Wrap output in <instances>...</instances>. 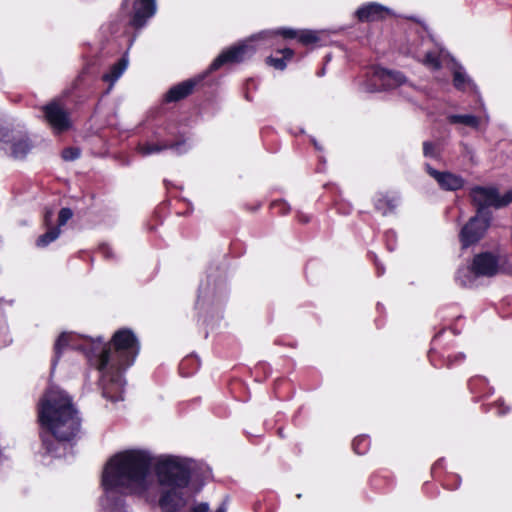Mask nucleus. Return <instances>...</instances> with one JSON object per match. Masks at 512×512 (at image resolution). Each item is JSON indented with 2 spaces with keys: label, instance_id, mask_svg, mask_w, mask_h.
<instances>
[{
  "label": "nucleus",
  "instance_id": "f257e3e1",
  "mask_svg": "<svg viewBox=\"0 0 512 512\" xmlns=\"http://www.w3.org/2000/svg\"><path fill=\"white\" fill-rule=\"evenodd\" d=\"M87 362L100 373L98 386L102 396L112 402L123 400L124 374L130 368L140 352V342L130 328H120L109 341L102 337L84 346Z\"/></svg>",
  "mask_w": 512,
  "mask_h": 512
},
{
  "label": "nucleus",
  "instance_id": "f03ea898",
  "mask_svg": "<svg viewBox=\"0 0 512 512\" xmlns=\"http://www.w3.org/2000/svg\"><path fill=\"white\" fill-rule=\"evenodd\" d=\"M42 447L51 456L59 457L68 445L76 443L82 419L72 397L57 388L47 389L37 405Z\"/></svg>",
  "mask_w": 512,
  "mask_h": 512
},
{
  "label": "nucleus",
  "instance_id": "7ed1b4c3",
  "mask_svg": "<svg viewBox=\"0 0 512 512\" xmlns=\"http://www.w3.org/2000/svg\"><path fill=\"white\" fill-rule=\"evenodd\" d=\"M153 457L146 450L130 449L113 455L105 464L101 486L105 492L145 495L150 488L149 476Z\"/></svg>",
  "mask_w": 512,
  "mask_h": 512
},
{
  "label": "nucleus",
  "instance_id": "20e7f679",
  "mask_svg": "<svg viewBox=\"0 0 512 512\" xmlns=\"http://www.w3.org/2000/svg\"><path fill=\"white\" fill-rule=\"evenodd\" d=\"M297 32L291 28H282L276 31H263L238 45L230 47L223 51L210 65L209 71H215L224 64L239 63L250 58L257 49L260 48L258 42L266 41L276 35H281L285 39L297 38Z\"/></svg>",
  "mask_w": 512,
  "mask_h": 512
},
{
  "label": "nucleus",
  "instance_id": "39448f33",
  "mask_svg": "<svg viewBox=\"0 0 512 512\" xmlns=\"http://www.w3.org/2000/svg\"><path fill=\"white\" fill-rule=\"evenodd\" d=\"M154 473L162 488L186 489L192 479L190 466L177 456L161 457L154 465Z\"/></svg>",
  "mask_w": 512,
  "mask_h": 512
},
{
  "label": "nucleus",
  "instance_id": "423d86ee",
  "mask_svg": "<svg viewBox=\"0 0 512 512\" xmlns=\"http://www.w3.org/2000/svg\"><path fill=\"white\" fill-rule=\"evenodd\" d=\"M469 197L471 204L475 207V214L493 220V214L489 207L500 209L511 204L512 189L500 195L496 187L476 185L470 189Z\"/></svg>",
  "mask_w": 512,
  "mask_h": 512
},
{
  "label": "nucleus",
  "instance_id": "0eeeda50",
  "mask_svg": "<svg viewBox=\"0 0 512 512\" xmlns=\"http://www.w3.org/2000/svg\"><path fill=\"white\" fill-rule=\"evenodd\" d=\"M406 82L407 79L401 72L375 66L367 73V78L362 83V90L369 93L379 92L395 89Z\"/></svg>",
  "mask_w": 512,
  "mask_h": 512
},
{
  "label": "nucleus",
  "instance_id": "6e6552de",
  "mask_svg": "<svg viewBox=\"0 0 512 512\" xmlns=\"http://www.w3.org/2000/svg\"><path fill=\"white\" fill-rule=\"evenodd\" d=\"M492 224L489 217L485 218L475 214L461 227L458 241L461 251H465L479 244L487 235Z\"/></svg>",
  "mask_w": 512,
  "mask_h": 512
},
{
  "label": "nucleus",
  "instance_id": "1a4fd4ad",
  "mask_svg": "<svg viewBox=\"0 0 512 512\" xmlns=\"http://www.w3.org/2000/svg\"><path fill=\"white\" fill-rule=\"evenodd\" d=\"M190 148L189 139L183 133H172L162 141L140 143L137 149L142 156H148L165 149H170L174 153L182 155L187 153Z\"/></svg>",
  "mask_w": 512,
  "mask_h": 512
},
{
  "label": "nucleus",
  "instance_id": "9d476101",
  "mask_svg": "<svg viewBox=\"0 0 512 512\" xmlns=\"http://www.w3.org/2000/svg\"><path fill=\"white\" fill-rule=\"evenodd\" d=\"M445 331L446 328L443 327L434 335L431 341L432 346L428 352L429 361L435 368H451L462 363L466 358L465 354L462 352L456 354L448 353L447 348L441 343V337Z\"/></svg>",
  "mask_w": 512,
  "mask_h": 512
},
{
  "label": "nucleus",
  "instance_id": "9b49d317",
  "mask_svg": "<svg viewBox=\"0 0 512 512\" xmlns=\"http://www.w3.org/2000/svg\"><path fill=\"white\" fill-rule=\"evenodd\" d=\"M500 257L492 251H481L473 255L467 271L473 278H492L500 272Z\"/></svg>",
  "mask_w": 512,
  "mask_h": 512
},
{
  "label": "nucleus",
  "instance_id": "f8f14e48",
  "mask_svg": "<svg viewBox=\"0 0 512 512\" xmlns=\"http://www.w3.org/2000/svg\"><path fill=\"white\" fill-rule=\"evenodd\" d=\"M156 11V0H135L130 25L135 29L143 28L147 21L156 14Z\"/></svg>",
  "mask_w": 512,
  "mask_h": 512
},
{
  "label": "nucleus",
  "instance_id": "ddd939ff",
  "mask_svg": "<svg viewBox=\"0 0 512 512\" xmlns=\"http://www.w3.org/2000/svg\"><path fill=\"white\" fill-rule=\"evenodd\" d=\"M426 172L437 181L442 190L457 191L464 187L465 180L461 176L449 171L441 172L426 164Z\"/></svg>",
  "mask_w": 512,
  "mask_h": 512
},
{
  "label": "nucleus",
  "instance_id": "4468645a",
  "mask_svg": "<svg viewBox=\"0 0 512 512\" xmlns=\"http://www.w3.org/2000/svg\"><path fill=\"white\" fill-rule=\"evenodd\" d=\"M158 505L162 512H180L184 505V492L180 489L165 488L162 490Z\"/></svg>",
  "mask_w": 512,
  "mask_h": 512
},
{
  "label": "nucleus",
  "instance_id": "2eb2a0df",
  "mask_svg": "<svg viewBox=\"0 0 512 512\" xmlns=\"http://www.w3.org/2000/svg\"><path fill=\"white\" fill-rule=\"evenodd\" d=\"M47 122L53 128H69L68 114L63 106L57 102H51L43 108Z\"/></svg>",
  "mask_w": 512,
  "mask_h": 512
},
{
  "label": "nucleus",
  "instance_id": "dca6fc26",
  "mask_svg": "<svg viewBox=\"0 0 512 512\" xmlns=\"http://www.w3.org/2000/svg\"><path fill=\"white\" fill-rule=\"evenodd\" d=\"M372 203L375 211L382 216H388L395 212L398 204L397 197L391 192H376L372 197Z\"/></svg>",
  "mask_w": 512,
  "mask_h": 512
},
{
  "label": "nucleus",
  "instance_id": "f3484780",
  "mask_svg": "<svg viewBox=\"0 0 512 512\" xmlns=\"http://www.w3.org/2000/svg\"><path fill=\"white\" fill-rule=\"evenodd\" d=\"M467 388L473 395L472 400L474 402H478L494 393V388L489 384L487 378L480 375L472 376L467 382Z\"/></svg>",
  "mask_w": 512,
  "mask_h": 512
},
{
  "label": "nucleus",
  "instance_id": "a211bd4d",
  "mask_svg": "<svg viewBox=\"0 0 512 512\" xmlns=\"http://www.w3.org/2000/svg\"><path fill=\"white\" fill-rule=\"evenodd\" d=\"M388 11L387 7L372 2L358 8L356 16L360 21H376L382 19Z\"/></svg>",
  "mask_w": 512,
  "mask_h": 512
},
{
  "label": "nucleus",
  "instance_id": "6ab92c4d",
  "mask_svg": "<svg viewBox=\"0 0 512 512\" xmlns=\"http://www.w3.org/2000/svg\"><path fill=\"white\" fill-rule=\"evenodd\" d=\"M368 484L375 492L385 493L393 485V477L391 473L386 470H378L370 475Z\"/></svg>",
  "mask_w": 512,
  "mask_h": 512
},
{
  "label": "nucleus",
  "instance_id": "aec40b11",
  "mask_svg": "<svg viewBox=\"0 0 512 512\" xmlns=\"http://www.w3.org/2000/svg\"><path fill=\"white\" fill-rule=\"evenodd\" d=\"M325 189L331 199L334 208L339 214L349 215L352 212V205L342 198L341 191L337 185L327 184L325 185Z\"/></svg>",
  "mask_w": 512,
  "mask_h": 512
},
{
  "label": "nucleus",
  "instance_id": "412c9836",
  "mask_svg": "<svg viewBox=\"0 0 512 512\" xmlns=\"http://www.w3.org/2000/svg\"><path fill=\"white\" fill-rule=\"evenodd\" d=\"M196 81L194 79L186 80L171 87L164 96L166 102H176L187 97L194 89Z\"/></svg>",
  "mask_w": 512,
  "mask_h": 512
},
{
  "label": "nucleus",
  "instance_id": "4be33fe9",
  "mask_svg": "<svg viewBox=\"0 0 512 512\" xmlns=\"http://www.w3.org/2000/svg\"><path fill=\"white\" fill-rule=\"evenodd\" d=\"M128 67V57L124 55L121 59H119L115 64H113L109 71L103 75V80L110 84L109 90H111L112 86L115 82L122 76L125 70Z\"/></svg>",
  "mask_w": 512,
  "mask_h": 512
},
{
  "label": "nucleus",
  "instance_id": "5701e85b",
  "mask_svg": "<svg viewBox=\"0 0 512 512\" xmlns=\"http://www.w3.org/2000/svg\"><path fill=\"white\" fill-rule=\"evenodd\" d=\"M72 338H73L72 334L68 333V332H62L58 336V338L56 339V341L54 343V347H53L54 356L51 361L52 368H54L57 365L64 350H66L68 348H74L71 345Z\"/></svg>",
  "mask_w": 512,
  "mask_h": 512
},
{
  "label": "nucleus",
  "instance_id": "b1692460",
  "mask_svg": "<svg viewBox=\"0 0 512 512\" xmlns=\"http://www.w3.org/2000/svg\"><path fill=\"white\" fill-rule=\"evenodd\" d=\"M447 118L448 123L450 125H463L471 128H477L479 126L487 124L486 122H483L480 118H477L470 114L449 115Z\"/></svg>",
  "mask_w": 512,
  "mask_h": 512
},
{
  "label": "nucleus",
  "instance_id": "393cba45",
  "mask_svg": "<svg viewBox=\"0 0 512 512\" xmlns=\"http://www.w3.org/2000/svg\"><path fill=\"white\" fill-rule=\"evenodd\" d=\"M32 142L28 137L20 138L11 144V155L16 159H22L32 149Z\"/></svg>",
  "mask_w": 512,
  "mask_h": 512
},
{
  "label": "nucleus",
  "instance_id": "a878e982",
  "mask_svg": "<svg viewBox=\"0 0 512 512\" xmlns=\"http://www.w3.org/2000/svg\"><path fill=\"white\" fill-rule=\"evenodd\" d=\"M493 409L496 410V414L498 416H505L511 411V407L506 404L503 398H499L492 403H486L480 406L482 413H488Z\"/></svg>",
  "mask_w": 512,
  "mask_h": 512
},
{
  "label": "nucleus",
  "instance_id": "bb28decb",
  "mask_svg": "<svg viewBox=\"0 0 512 512\" xmlns=\"http://www.w3.org/2000/svg\"><path fill=\"white\" fill-rule=\"evenodd\" d=\"M199 366V361L195 357H185L179 364V373L183 377H189L198 371Z\"/></svg>",
  "mask_w": 512,
  "mask_h": 512
},
{
  "label": "nucleus",
  "instance_id": "cd10ccee",
  "mask_svg": "<svg viewBox=\"0 0 512 512\" xmlns=\"http://www.w3.org/2000/svg\"><path fill=\"white\" fill-rule=\"evenodd\" d=\"M61 233V229L59 227H50L47 229V231L40 235L37 239H36V246L38 248H45L47 247L50 243L54 242L60 235Z\"/></svg>",
  "mask_w": 512,
  "mask_h": 512
},
{
  "label": "nucleus",
  "instance_id": "c85d7f7f",
  "mask_svg": "<svg viewBox=\"0 0 512 512\" xmlns=\"http://www.w3.org/2000/svg\"><path fill=\"white\" fill-rule=\"evenodd\" d=\"M370 446V437L365 434L356 436L352 441V449L357 455H365L369 451Z\"/></svg>",
  "mask_w": 512,
  "mask_h": 512
},
{
  "label": "nucleus",
  "instance_id": "c756f323",
  "mask_svg": "<svg viewBox=\"0 0 512 512\" xmlns=\"http://www.w3.org/2000/svg\"><path fill=\"white\" fill-rule=\"evenodd\" d=\"M280 52L282 53L281 58L268 57L267 64L273 66L275 69L283 70L286 67V60H290L293 57L294 52L290 48H285Z\"/></svg>",
  "mask_w": 512,
  "mask_h": 512
},
{
  "label": "nucleus",
  "instance_id": "7c9ffc66",
  "mask_svg": "<svg viewBox=\"0 0 512 512\" xmlns=\"http://www.w3.org/2000/svg\"><path fill=\"white\" fill-rule=\"evenodd\" d=\"M442 152L441 144L439 142L425 141L423 143V154L425 157L437 159Z\"/></svg>",
  "mask_w": 512,
  "mask_h": 512
},
{
  "label": "nucleus",
  "instance_id": "2f4dec72",
  "mask_svg": "<svg viewBox=\"0 0 512 512\" xmlns=\"http://www.w3.org/2000/svg\"><path fill=\"white\" fill-rule=\"evenodd\" d=\"M270 210L274 215L285 216L290 213V205L283 199L274 200L270 203Z\"/></svg>",
  "mask_w": 512,
  "mask_h": 512
},
{
  "label": "nucleus",
  "instance_id": "473e14b6",
  "mask_svg": "<svg viewBox=\"0 0 512 512\" xmlns=\"http://www.w3.org/2000/svg\"><path fill=\"white\" fill-rule=\"evenodd\" d=\"M453 82H454V86L457 89H461V90H464L471 83L469 77L465 74L464 71H462V69H456L454 71Z\"/></svg>",
  "mask_w": 512,
  "mask_h": 512
},
{
  "label": "nucleus",
  "instance_id": "72a5a7b5",
  "mask_svg": "<svg viewBox=\"0 0 512 512\" xmlns=\"http://www.w3.org/2000/svg\"><path fill=\"white\" fill-rule=\"evenodd\" d=\"M440 57V53L427 52L424 58V64L431 69H438L441 66Z\"/></svg>",
  "mask_w": 512,
  "mask_h": 512
},
{
  "label": "nucleus",
  "instance_id": "f704fd0d",
  "mask_svg": "<svg viewBox=\"0 0 512 512\" xmlns=\"http://www.w3.org/2000/svg\"><path fill=\"white\" fill-rule=\"evenodd\" d=\"M81 155V150L78 147H66L61 152V158L64 161H74Z\"/></svg>",
  "mask_w": 512,
  "mask_h": 512
},
{
  "label": "nucleus",
  "instance_id": "c9c22d12",
  "mask_svg": "<svg viewBox=\"0 0 512 512\" xmlns=\"http://www.w3.org/2000/svg\"><path fill=\"white\" fill-rule=\"evenodd\" d=\"M297 39L302 44L307 45L316 42L318 40V37L313 31L302 30L297 32Z\"/></svg>",
  "mask_w": 512,
  "mask_h": 512
},
{
  "label": "nucleus",
  "instance_id": "e433bc0d",
  "mask_svg": "<svg viewBox=\"0 0 512 512\" xmlns=\"http://www.w3.org/2000/svg\"><path fill=\"white\" fill-rule=\"evenodd\" d=\"M73 217V211L68 207H63L58 213V225L56 227L64 226Z\"/></svg>",
  "mask_w": 512,
  "mask_h": 512
},
{
  "label": "nucleus",
  "instance_id": "4c0bfd02",
  "mask_svg": "<svg viewBox=\"0 0 512 512\" xmlns=\"http://www.w3.org/2000/svg\"><path fill=\"white\" fill-rule=\"evenodd\" d=\"M209 505L205 502L199 503L192 507L191 512H208ZM215 512H227L226 504L222 503Z\"/></svg>",
  "mask_w": 512,
  "mask_h": 512
},
{
  "label": "nucleus",
  "instance_id": "58836bf2",
  "mask_svg": "<svg viewBox=\"0 0 512 512\" xmlns=\"http://www.w3.org/2000/svg\"><path fill=\"white\" fill-rule=\"evenodd\" d=\"M98 253L105 259H112L114 257L111 247L105 243L99 245Z\"/></svg>",
  "mask_w": 512,
  "mask_h": 512
},
{
  "label": "nucleus",
  "instance_id": "ea45409f",
  "mask_svg": "<svg viewBox=\"0 0 512 512\" xmlns=\"http://www.w3.org/2000/svg\"><path fill=\"white\" fill-rule=\"evenodd\" d=\"M296 218H297L298 222L301 224H307L311 220V217L309 215L304 214L302 212H297Z\"/></svg>",
  "mask_w": 512,
  "mask_h": 512
},
{
  "label": "nucleus",
  "instance_id": "a19ab883",
  "mask_svg": "<svg viewBox=\"0 0 512 512\" xmlns=\"http://www.w3.org/2000/svg\"><path fill=\"white\" fill-rule=\"evenodd\" d=\"M52 216H53V213L52 211L50 210H47L44 214V219H43V223L44 225L47 227V228H50L52 227L51 224H52Z\"/></svg>",
  "mask_w": 512,
  "mask_h": 512
},
{
  "label": "nucleus",
  "instance_id": "79ce46f5",
  "mask_svg": "<svg viewBox=\"0 0 512 512\" xmlns=\"http://www.w3.org/2000/svg\"><path fill=\"white\" fill-rule=\"evenodd\" d=\"M443 469V459H439L437 460L431 467V473L432 475L435 477V474L437 473V471L439 470H442Z\"/></svg>",
  "mask_w": 512,
  "mask_h": 512
},
{
  "label": "nucleus",
  "instance_id": "37998d69",
  "mask_svg": "<svg viewBox=\"0 0 512 512\" xmlns=\"http://www.w3.org/2000/svg\"><path fill=\"white\" fill-rule=\"evenodd\" d=\"M452 478H453V480L455 482L454 485H450L449 483L445 482L443 486L446 489L454 490V489H457L459 487L460 482H461L460 478L458 476H453Z\"/></svg>",
  "mask_w": 512,
  "mask_h": 512
},
{
  "label": "nucleus",
  "instance_id": "c03bdc74",
  "mask_svg": "<svg viewBox=\"0 0 512 512\" xmlns=\"http://www.w3.org/2000/svg\"><path fill=\"white\" fill-rule=\"evenodd\" d=\"M461 273H462V271H461V270H459V271H458V274H457V279H459V280H460V282H461V285H462V286H466V285H467V282H472V279H471V278H470V276H468V275H466V276H465V278H467V280L462 279V277H461Z\"/></svg>",
  "mask_w": 512,
  "mask_h": 512
},
{
  "label": "nucleus",
  "instance_id": "a18cd8bd",
  "mask_svg": "<svg viewBox=\"0 0 512 512\" xmlns=\"http://www.w3.org/2000/svg\"><path fill=\"white\" fill-rule=\"evenodd\" d=\"M13 130H1L0 129V141H3V142H9L8 138L9 137V132H12Z\"/></svg>",
  "mask_w": 512,
  "mask_h": 512
},
{
  "label": "nucleus",
  "instance_id": "49530a36",
  "mask_svg": "<svg viewBox=\"0 0 512 512\" xmlns=\"http://www.w3.org/2000/svg\"><path fill=\"white\" fill-rule=\"evenodd\" d=\"M245 208L248 210V211H251V212H254L256 210H258L260 208V204L256 205V206H248V205H245Z\"/></svg>",
  "mask_w": 512,
  "mask_h": 512
},
{
  "label": "nucleus",
  "instance_id": "de8ad7c7",
  "mask_svg": "<svg viewBox=\"0 0 512 512\" xmlns=\"http://www.w3.org/2000/svg\"><path fill=\"white\" fill-rule=\"evenodd\" d=\"M311 142L317 150H321L322 148L318 145L317 141L314 138H311Z\"/></svg>",
  "mask_w": 512,
  "mask_h": 512
},
{
  "label": "nucleus",
  "instance_id": "09e8293b",
  "mask_svg": "<svg viewBox=\"0 0 512 512\" xmlns=\"http://www.w3.org/2000/svg\"><path fill=\"white\" fill-rule=\"evenodd\" d=\"M450 330L452 331V333H453L454 335H458V334H459V332H458V331H456V330H455L454 328H452V327H450Z\"/></svg>",
  "mask_w": 512,
  "mask_h": 512
},
{
  "label": "nucleus",
  "instance_id": "8fccbe9b",
  "mask_svg": "<svg viewBox=\"0 0 512 512\" xmlns=\"http://www.w3.org/2000/svg\"><path fill=\"white\" fill-rule=\"evenodd\" d=\"M304 133V130L303 129H300L299 130V134H303ZM295 136L297 137L298 136V133L295 134Z\"/></svg>",
  "mask_w": 512,
  "mask_h": 512
},
{
  "label": "nucleus",
  "instance_id": "3c124183",
  "mask_svg": "<svg viewBox=\"0 0 512 512\" xmlns=\"http://www.w3.org/2000/svg\"><path fill=\"white\" fill-rule=\"evenodd\" d=\"M63 130L62 129H59V130H55L56 132V135H59Z\"/></svg>",
  "mask_w": 512,
  "mask_h": 512
},
{
  "label": "nucleus",
  "instance_id": "603ef678",
  "mask_svg": "<svg viewBox=\"0 0 512 512\" xmlns=\"http://www.w3.org/2000/svg\"><path fill=\"white\" fill-rule=\"evenodd\" d=\"M278 433H279L280 435H283V432H281V429H279V430H278Z\"/></svg>",
  "mask_w": 512,
  "mask_h": 512
},
{
  "label": "nucleus",
  "instance_id": "864d4df0",
  "mask_svg": "<svg viewBox=\"0 0 512 512\" xmlns=\"http://www.w3.org/2000/svg\"><path fill=\"white\" fill-rule=\"evenodd\" d=\"M278 433H279L280 435H283V432H281V429H279V430H278Z\"/></svg>",
  "mask_w": 512,
  "mask_h": 512
},
{
  "label": "nucleus",
  "instance_id": "5fc2aeb1",
  "mask_svg": "<svg viewBox=\"0 0 512 512\" xmlns=\"http://www.w3.org/2000/svg\"><path fill=\"white\" fill-rule=\"evenodd\" d=\"M196 81V84L199 82V81H202V78H199V80H195Z\"/></svg>",
  "mask_w": 512,
  "mask_h": 512
}]
</instances>
